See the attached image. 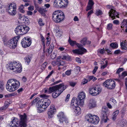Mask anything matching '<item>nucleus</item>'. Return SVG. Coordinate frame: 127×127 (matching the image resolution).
Returning <instances> with one entry per match:
<instances>
[{"mask_svg":"<svg viewBox=\"0 0 127 127\" xmlns=\"http://www.w3.org/2000/svg\"><path fill=\"white\" fill-rule=\"evenodd\" d=\"M68 42L71 46H73L74 44H76L79 48L73 50L72 51L73 53L78 54L82 55L84 54V53L87 52V50L83 47L82 45L77 43L76 41L72 40L70 39L69 40Z\"/></svg>","mask_w":127,"mask_h":127,"instance_id":"f257e3e1","label":"nucleus"},{"mask_svg":"<svg viewBox=\"0 0 127 127\" xmlns=\"http://www.w3.org/2000/svg\"><path fill=\"white\" fill-rule=\"evenodd\" d=\"M64 13L61 11H56L53 13L52 16L53 20L56 23H59L63 21L64 18Z\"/></svg>","mask_w":127,"mask_h":127,"instance_id":"f03ea898","label":"nucleus"},{"mask_svg":"<svg viewBox=\"0 0 127 127\" xmlns=\"http://www.w3.org/2000/svg\"><path fill=\"white\" fill-rule=\"evenodd\" d=\"M54 86H55L56 88L52 95V96L54 98H56L67 87V85H64L63 83Z\"/></svg>","mask_w":127,"mask_h":127,"instance_id":"7ed1b4c3","label":"nucleus"},{"mask_svg":"<svg viewBox=\"0 0 127 127\" xmlns=\"http://www.w3.org/2000/svg\"><path fill=\"white\" fill-rule=\"evenodd\" d=\"M50 100L47 98L42 99L39 100L36 104L37 106L39 105V107H41L44 109L46 108L50 104Z\"/></svg>","mask_w":127,"mask_h":127,"instance_id":"20e7f679","label":"nucleus"},{"mask_svg":"<svg viewBox=\"0 0 127 127\" xmlns=\"http://www.w3.org/2000/svg\"><path fill=\"white\" fill-rule=\"evenodd\" d=\"M16 23L19 24L24 23L28 25L29 24L30 22L27 17L22 16L21 14L18 13L17 15V21H16Z\"/></svg>","mask_w":127,"mask_h":127,"instance_id":"39448f33","label":"nucleus"},{"mask_svg":"<svg viewBox=\"0 0 127 127\" xmlns=\"http://www.w3.org/2000/svg\"><path fill=\"white\" fill-rule=\"evenodd\" d=\"M67 3V0H55L54 5L55 7L61 8L66 6Z\"/></svg>","mask_w":127,"mask_h":127,"instance_id":"423d86ee","label":"nucleus"},{"mask_svg":"<svg viewBox=\"0 0 127 127\" xmlns=\"http://www.w3.org/2000/svg\"><path fill=\"white\" fill-rule=\"evenodd\" d=\"M103 85L108 89H112L114 88L115 86V82L112 80H107L103 83Z\"/></svg>","mask_w":127,"mask_h":127,"instance_id":"0eeeda50","label":"nucleus"},{"mask_svg":"<svg viewBox=\"0 0 127 127\" xmlns=\"http://www.w3.org/2000/svg\"><path fill=\"white\" fill-rule=\"evenodd\" d=\"M31 43V39L28 37H26L22 40L21 44L23 47L26 48L29 47Z\"/></svg>","mask_w":127,"mask_h":127,"instance_id":"6e6552de","label":"nucleus"},{"mask_svg":"<svg viewBox=\"0 0 127 127\" xmlns=\"http://www.w3.org/2000/svg\"><path fill=\"white\" fill-rule=\"evenodd\" d=\"M20 119L19 122L20 125L19 127H26L27 124L26 123L27 121V116L24 113L23 115H20L18 114Z\"/></svg>","mask_w":127,"mask_h":127,"instance_id":"1a4fd4ad","label":"nucleus"},{"mask_svg":"<svg viewBox=\"0 0 127 127\" xmlns=\"http://www.w3.org/2000/svg\"><path fill=\"white\" fill-rule=\"evenodd\" d=\"M8 13L12 15L16 14V5L14 3H11L8 6Z\"/></svg>","mask_w":127,"mask_h":127,"instance_id":"9d476101","label":"nucleus"},{"mask_svg":"<svg viewBox=\"0 0 127 127\" xmlns=\"http://www.w3.org/2000/svg\"><path fill=\"white\" fill-rule=\"evenodd\" d=\"M16 37H14L8 41L7 45L10 48L14 49L16 47Z\"/></svg>","mask_w":127,"mask_h":127,"instance_id":"9b49d317","label":"nucleus"},{"mask_svg":"<svg viewBox=\"0 0 127 127\" xmlns=\"http://www.w3.org/2000/svg\"><path fill=\"white\" fill-rule=\"evenodd\" d=\"M58 116L59 119L60 123H62L64 124H67L68 122L67 119L64 116L63 113L61 112L59 113Z\"/></svg>","mask_w":127,"mask_h":127,"instance_id":"f8f14e48","label":"nucleus"},{"mask_svg":"<svg viewBox=\"0 0 127 127\" xmlns=\"http://www.w3.org/2000/svg\"><path fill=\"white\" fill-rule=\"evenodd\" d=\"M56 111V110L54 105L51 106L48 112V117L49 118L52 117L53 116L54 112Z\"/></svg>","mask_w":127,"mask_h":127,"instance_id":"ddd939ff","label":"nucleus"},{"mask_svg":"<svg viewBox=\"0 0 127 127\" xmlns=\"http://www.w3.org/2000/svg\"><path fill=\"white\" fill-rule=\"evenodd\" d=\"M109 16L111 17V18L113 19L115 18V17H118V12H116L115 10L111 9L109 12Z\"/></svg>","mask_w":127,"mask_h":127,"instance_id":"4468645a","label":"nucleus"},{"mask_svg":"<svg viewBox=\"0 0 127 127\" xmlns=\"http://www.w3.org/2000/svg\"><path fill=\"white\" fill-rule=\"evenodd\" d=\"M101 119L102 122L104 123L107 122L108 119L107 115V111L106 110H102L101 116Z\"/></svg>","mask_w":127,"mask_h":127,"instance_id":"2eb2a0df","label":"nucleus"},{"mask_svg":"<svg viewBox=\"0 0 127 127\" xmlns=\"http://www.w3.org/2000/svg\"><path fill=\"white\" fill-rule=\"evenodd\" d=\"M78 99H77L76 97H74L72 98L71 102V106L72 107H75L78 106Z\"/></svg>","mask_w":127,"mask_h":127,"instance_id":"dca6fc26","label":"nucleus"},{"mask_svg":"<svg viewBox=\"0 0 127 127\" xmlns=\"http://www.w3.org/2000/svg\"><path fill=\"white\" fill-rule=\"evenodd\" d=\"M6 87L8 91L10 92H12L15 90L16 85H10L8 84H7Z\"/></svg>","mask_w":127,"mask_h":127,"instance_id":"f3484780","label":"nucleus"},{"mask_svg":"<svg viewBox=\"0 0 127 127\" xmlns=\"http://www.w3.org/2000/svg\"><path fill=\"white\" fill-rule=\"evenodd\" d=\"M55 86H52L50 87L49 88L48 91L46 89H44L43 90V91L45 93H47L48 94H50L53 92L55 90L56 88Z\"/></svg>","mask_w":127,"mask_h":127,"instance_id":"a211bd4d","label":"nucleus"},{"mask_svg":"<svg viewBox=\"0 0 127 127\" xmlns=\"http://www.w3.org/2000/svg\"><path fill=\"white\" fill-rule=\"evenodd\" d=\"M52 64L54 66L57 65V66L63 65L65 64L63 60L60 61H54L52 62Z\"/></svg>","mask_w":127,"mask_h":127,"instance_id":"6ab92c4d","label":"nucleus"},{"mask_svg":"<svg viewBox=\"0 0 127 127\" xmlns=\"http://www.w3.org/2000/svg\"><path fill=\"white\" fill-rule=\"evenodd\" d=\"M87 120L89 122L93 123H94L93 121V119H95L94 117H93V115L91 114H89L86 117Z\"/></svg>","mask_w":127,"mask_h":127,"instance_id":"aec40b11","label":"nucleus"},{"mask_svg":"<svg viewBox=\"0 0 127 127\" xmlns=\"http://www.w3.org/2000/svg\"><path fill=\"white\" fill-rule=\"evenodd\" d=\"M29 27L26 26H23L22 27V30L21 31V35L27 33L29 30Z\"/></svg>","mask_w":127,"mask_h":127,"instance_id":"412c9836","label":"nucleus"},{"mask_svg":"<svg viewBox=\"0 0 127 127\" xmlns=\"http://www.w3.org/2000/svg\"><path fill=\"white\" fill-rule=\"evenodd\" d=\"M16 61H14L12 63L11 62L9 64H7V68L8 70H13L15 68Z\"/></svg>","mask_w":127,"mask_h":127,"instance_id":"4be33fe9","label":"nucleus"},{"mask_svg":"<svg viewBox=\"0 0 127 127\" xmlns=\"http://www.w3.org/2000/svg\"><path fill=\"white\" fill-rule=\"evenodd\" d=\"M96 102L95 100L93 99H91L89 102L88 107L89 108H92L95 107Z\"/></svg>","mask_w":127,"mask_h":127,"instance_id":"5701e85b","label":"nucleus"},{"mask_svg":"<svg viewBox=\"0 0 127 127\" xmlns=\"http://www.w3.org/2000/svg\"><path fill=\"white\" fill-rule=\"evenodd\" d=\"M23 27V26L21 25H17L16 26V34L18 35H21L20 33L21 31H22Z\"/></svg>","mask_w":127,"mask_h":127,"instance_id":"b1692460","label":"nucleus"},{"mask_svg":"<svg viewBox=\"0 0 127 127\" xmlns=\"http://www.w3.org/2000/svg\"><path fill=\"white\" fill-rule=\"evenodd\" d=\"M22 67L21 63L18 62H16V72L20 73L21 72L22 70Z\"/></svg>","mask_w":127,"mask_h":127,"instance_id":"393cba45","label":"nucleus"},{"mask_svg":"<svg viewBox=\"0 0 127 127\" xmlns=\"http://www.w3.org/2000/svg\"><path fill=\"white\" fill-rule=\"evenodd\" d=\"M94 3L92 0H89L88 3V6H87L86 11H88V10L91 9L92 8V7L94 5Z\"/></svg>","mask_w":127,"mask_h":127,"instance_id":"a878e982","label":"nucleus"},{"mask_svg":"<svg viewBox=\"0 0 127 127\" xmlns=\"http://www.w3.org/2000/svg\"><path fill=\"white\" fill-rule=\"evenodd\" d=\"M74 109V113L76 114V115H78L80 114L81 112V109L80 107L78 106L75 107H73Z\"/></svg>","mask_w":127,"mask_h":127,"instance_id":"bb28decb","label":"nucleus"},{"mask_svg":"<svg viewBox=\"0 0 127 127\" xmlns=\"http://www.w3.org/2000/svg\"><path fill=\"white\" fill-rule=\"evenodd\" d=\"M85 97V94L83 92L81 93L78 96L77 99L79 100H81L84 99Z\"/></svg>","mask_w":127,"mask_h":127,"instance_id":"cd10ccee","label":"nucleus"},{"mask_svg":"<svg viewBox=\"0 0 127 127\" xmlns=\"http://www.w3.org/2000/svg\"><path fill=\"white\" fill-rule=\"evenodd\" d=\"M7 84H8L10 85H16V80L13 79L9 80Z\"/></svg>","mask_w":127,"mask_h":127,"instance_id":"c85d7f7f","label":"nucleus"},{"mask_svg":"<svg viewBox=\"0 0 127 127\" xmlns=\"http://www.w3.org/2000/svg\"><path fill=\"white\" fill-rule=\"evenodd\" d=\"M15 118V117H14L13 119V120L11 121V122L9 123V125L10 127H16Z\"/></svg>","mask_w":127,"mask_h":127,"instance_id":"c756f323","label":"nucleus"},{"mask_svg":"<svg viewBox=\"0 0 127 127\" xmlns=\"http://www.w3.org/2000/svg\"><path fill=\"white\" fill-rule=\"evenodd\" d=\"M101 89L98 87H95V90L94 92V94L93 95H98L100 92Z\"/></svg>","mask_w":127,"mask_h":127,"instance_id":"7c9ffc66","label":"nucleus"},{"mask_svg":"<svg viewBox=\"0 0 127 127\" xmlns=\"http://www.w3.org/2000/svg\"><path fill=\"white\" fill-rule=\"evenodd\" d=\"M93 117H94L95 119H93L94 123L93 124H98L99 121V118L97 116L94 115H93Z\"/></svg>","mask_w":127,"mask_h":127,"instance_id":"2f4dec72","label":"nucleus"},{"mask_svg":"<svg viewBox=\"0 0 127 127\" xmlns=\"http://www.w3.org/2000/svg\"><path fill=\"white\" fill-rule=\"evenodd\" d=\"M39 98H35L29 104V105L30 106H32L34 105H35V104H36V106L38 107V106H37L36 104L37 103V101H38L39 100Z\"/></svg>","mask_w":127,"mask_h":127,"instance_id":"473e14b6","label":"nucleus"},{"mask_svg":"<svg viewBox=\"0 0 127 127\" xmlns=\"http://www.w3.org/2000/svg\"><path fill=\"white\" fill-rule=\"evenodd\" d=\"M121 28H122L125 26L127 27V20L124 19L121 24Z\"/></svg>","mask_w":127,"mask_h":127,"instance_id":"72a5a7b5","label":"nucleus"},{"mask_svg":"<svg viewBox=\"0 0 127 127\" xmlns=\"http://www.w3.org/2000/svg\"><path fill=\"white\" fill-rule=\"evenodd\" d=\"M121 46L122 49L123 50H127V44L126 43L121 42L120 44Z\"/></svg>","mask_w":127,"mask_h":127,"instance_id":"f704fd0d","label":"nucleus"},{"mask_svg":"<svg viewBox=\"0 0 127 127\" xmlns=\"http://www.w3.org/2000/svg\"><path fill=\"white\" fill-rule=\"evenodd\" d=\"M87 38L85 37L83 38L81 41L80 42L83 44L82 46H85L87 43Z\"/></svg>","mask_w":127,"mask_h":127,"instance_id":"c9c22d12","label":"nucleus"},{"mask_svg":"<svg viewBox=\"0 0 127 127\" xmlns=\"http://www.w3.org/2000/svg\"><path fill=\"white\" fill-rule=\"evenodd\" d=\"M119 113V111L118 110H117L113 114L112 119L113 120H115L116 119V117L117 116Z\"/></svg>","mask_w":127,"mask_h":127,"instance_id":"e433bc0d","label":"nucleus"},{"mask_svg":"<svg viewBox=\"0 0 127 127\" xmlns=\"http://www.w3.org/2000/svg\"><path fill=\"white\" fill-rule=\"evenodd\" d=\"M4 83L3 82L0 81V93L2 92L4 90Z\"/></svg>","mask_w":127,"mask_h":127,"instance_id":"4c0bfd02","label":"nucleus"},{"mask_svg":"<svg viewBox=\"0 0 127 127\" xmlns=\"http://www.w3.org/2000/svg\"><path fill=\"white\" fill-rule=\"evenodd\" d=\"M26 63L28 64L31 61V57H27L25 58Z\"/></svg>","mask_w":127,"mask_h":127,"instance_id":"58836bf2","label":"nucleus"},{"mask_svg":"<svg viewBox=\"0 0 127 127\" xmlns=\"http://www.w3.org/2000/svg\"><path fill=\"white\" fill-rule=\"evenodd\" d=\"M110 45L111 47L113 48H117L118 47L117 44L115 42L111 43L110 44Z\"/></svg>","mask_w":127,"mask_h":127,"instance_id":"ea45409f","label":"nucleus"},{"mask_svg":"<svg viewBox=\"0 0 127 127\" xmlns=\"http://www.w3.org/2000/svg\"><path fill=\"white\" fill-rule=\"evenodd\" d=\"M71 58L70 56L69 55H67L66 56L64 55L62 59L63 60H65L67 61H69L70 60Z\"/></svg>","mask_w":127,"mask_h":127,"instance_id":"a19ab883","label":"nucleus"},{"mask_svg":"<svg viewBox=\"0 0 127 127\" xmlns=\"http://www.w3.org/2000/svg\"><path fill=\"white\" fill-rule=\"evenodd\" d=\"M45 10L43 9L40 8L39 9V12L42 15L45 16Z\"/></svg>","mask_w":127,"mask_h":127,"instance_id":"79ce46f5","label":"nucleus"},{"mask_svg":"<svg viewBox=\"0 0 127 127\" xmlns=\"http://www.w3.org/2000/svg\"><path fill=\"white\" fill-rule=\"evenodd\" d=\"M40 37L41 38V41L42 42V45L43 46V49L44 50L45 47V43L44 42V39L43 36L41 34H40Z\"/></svg>","mask_w":127,"mask_h":127,"instance_id":"37998d69","label":"nucleus"},{"mask_svg":"<svg viewBox=\"0 0 127 127\" xmlns=\"http://www.w3.org/2000/svg\"><path fill=\"white\" fill-rule=\"evenodd\" d=\"M24 5L22 4L21 6H20L19 8V11L22 13H24L25 12V11L23 9L24 8Z\"/></svg>","mask_w":127,"mask_h":127,"instance_id":"c03bdc74","label":"nucleus"},{"mask_svg":"<svg viewBox=\"0 0 127 127\" xmlns=\"http://www.w3.org/2000/svg\"><path fill=\"white\" fill-rule=\"evenodd\" d=\"M95 87H94L93 88H90L89 89V91L90 94L92 95H93L94 94V92L95 90Z\"/></svg>","mask_w":127,"mask_h":127,"instance_id":"a18cd8bd","label":"nucleus"},{"mask_svg":"<svg viewBox=\"0 0 127 127\" xmlns=\"http://www.w3.org/2000/svg\"><path fill=\"white\" fill-rule=\"evenodd\" d=\"M105 51V50L104 48H103V49H99L98 50V52L101 54H103Z\"/></svg>","mask_w":127,"mask_h":127,"instance_id":"49530a36","label":"nucleus"},{"mask_svg":"<svg viewBox=\"0 0 127 127\" xmlns=\"http://www.w3.org/2000/svg\"><path fill=\"white\" fill-rule=\"evenodd\" d=\"M56 33H58L59 34V36H62V33L61 32V30L60 29H57L56 30Z\"/></svg>","mask_w":127,"mask_h":127,"instance_id":"de8ad7c7","label":"nucleus"},{"mask_svg":"<svg viewBox=\"0 0 127 127\" xmlns=\"http://www.w3.org/2000/svg\"><path fill=\"white\" fill-rule=\"evenodd\" d=\"M112 25L111 23L108 24L107 26V29L109 30H111L112 28Z\"/></svg>","mask_w":127,"mask_h":127,"instance_id":"09e8293b","label":"nucleus"},{"mask_svg":"<svg viewBox=\"0 0 127 127\" xmlns=\"http://www.w3.org/2000/svg\"><path fill=\"white\" fill-rule=\"evenodd\" d=\"M105 62L106 63L105 64L101 66V68L104 69L107 66L108 63V61H106Z\"/></svg>","mask_w":127,"mask_h":127,"instance_id":"8fccbe9b","label":"nucleus"},{"mask_svg":"<svg viewBox=\"0 0 127 127\" xmlns=\"http://www.w3.org/2000/svg\"><path fill=\"white\" fill-rule=\"evenodd\" d=\"M102 14V12L100 10H98L96 11V14L97 15H99L101 14Z\"/></svg>","mask_w":127,"mask_h":127,"instance_id":"3c124183","label":"nucleus"},{"mask_svg":"<svg viewBox=\"0 0 127 127\" xmlns=\"http://www.w3.org/2000/svg\"><path fill=\"white\" fill-rule=\"evenodd\" d=\"M123 68H120L117 70L116 73L119 74L121 71H123Z\"/></svg>","mask_w":127,"mask_h":127,"instance_id":"603ef678","label":"nucleus"},{"mask_svg":"<svg viewBox=\"0 0 127 127\" xmlns=\"http://www.w3.org/2000/svg\"><path fill=\"white\" fill-rule=\"evenodd\" d=\"M71 71V70H67L65 72V73L67 75L69 76L70 74Z\"/></svg>","mask_w":127,"mask_h":127,"instance_id":"864d4df0","label":"nucleus"},{"mask_svg":"<svg viewBox=\"0 0 127 127\" xmlns=\"http://www.w3.org/2000/svg\"><path fill=\"white\" fill-rule=\"evenodd\" d=\"M39 105L37 107L38 108V109H37V112L39 113L42 112L43 110L41 109V108H42V107H39Z\"/></svg>","mask_w":127,"mask_h":127,"instance_id":"5fc2aeb1","label":"nucleus"},{"mask_svg":"<svg viewBox=\"0 0 127 127\" xmlns=\"http://www.w3.org/2000/svg\"><path fill=\"white\" fill-rule=\"evenodd\" d=\"M38 23L40 26H42L44 25V24L42 23V20L40 18L39 20Z\"/></svg>","mask_w":127,"mask_h":127,"instance_id":"6e6d98bb","label":"nucleus"},{"mask_svg":"<svg viewBox=\"0 0 127 127\" xmlns=\"http://www.w3.org/2000/svg\"><path fill=\"white\" fill-rule=\"evenodd\" d=\"M110 101L111 103H113V104H115L116 103V100L113 98H111L110 99Z\"/></svg>","mask_w":127,"mask_h":127,"instance_id":"4d7b16f0","label":"nucleus"},{"mask_svg":"<svg viewBox=\"0 0 127 127\" xmlns=\"http://www.w3.org/2000/svg\"><path fill=\"white\" fill-rule=\"evenodd\" d=\"M88 79H86L85 78H84L82 80V83H83V84H84L86 83H87L88 82Z\"/></svg>","mask_w":127,"mask_h":127,"instance_id":"13d9d810","label":"nucleus"},{"mask_svg":"<svg viewBox=\"0 0 127 127\" xmlns=\"http://www.w3.org/2000/svg\"><path fill=\"white\" fill-rule=\"evenodd\" d=\"M127 75V72L126 71H125L122 73V76L123 78L125 76Z\"/></svg>","mask_w":127,"mask_h":127,"instance_id":"bf43d9fd","label":"nucleus"},{"mask_svg":"<svg viewBox=\"0 0 127 127\" xmlns=\"http://www.w3.org/2000/svg\"><path fill=\"white\" fill-rule=\"evenodd\" d=\"M70 96V95L69 94H68L67 95L66 97L65 98V101H68L69 99V97Z\"/></svg>","mask_w":127,"mask_h":127,"instance_id":"052dcab7","label":"nucleus"},{"mask_svg":"<svg viewBox=\"0 0 127 127\" xmlns=\"http://www.w3.org/2000/svg\"><path fill=\"white\" fill-rule=\"evenodd\" d=\"M9 105V104H8V103H7L6 102H5L4 105L3 106L5 109H6L8 108Z\"/></svg>","mask_w":127,"mask_h":127,"instance_id":"680f3d73","label":"nucleus"},{"mask_svg":"<svg viewBox=\"0 0 127 127\" xmlns=\"http://www.w3.org/2000/svg\"><path fill=\"white\" fill-rule=\"evenodd\" d=\"M78 102H79V105H80L82 106L83 105L84 102L83 100H78Z\"/></svg>","mask_w":127,"mask_h":127,"instance_id":"e2e57ef3","label":"nucleus"},{"mask_svg":"<svg viewBox=\"0 0 127 127\" xmlns=\"http://www.w3.org/2000/svg\"><path fill=\"white\" fill-rule=\"evenodd\" d=\"M88 81H90L91 80H92L93 79V76H89L88 77Z\"/></svg>","mask_w":127,"mask_h":127,"instance_id":"0e129e2a","label":"nucleus"},{"mask_svg":"<svg viewBox=\"0 0 127 127\" xmlns=\"http://www.w3.org/2000/svg\"><path fill=\"white\" fill-rule=\"evenodd\" d=\"M76 83L73 82H70V85L73 87H74Z\"/></svg>","mask_w":127,"mask_h":127,"instance_id":"69168bd1","label":"nucleus"},{"mask_svg":"<svg viewBox=\"0 0 127 127\" xmlns=\"http://www.w3.org/2000/svg\"><path fill=\"white\" fill-rule=\"evenodd\" d=\"M105 49L106 51H107L108 53H110L111 51V49L110 48H105Z\"/></svg>","mask_w":127,"mask_h":127,"instance_id":"338daca9","label":"nucleus"},{"mask_svg":"<svg viewBox=\"0 0 127 127\" xmlns=\"http://www.w3.org/2000/svg\"><path fill=\"white\" fill-rule=\"evenodd\" d=\"M54 45L53 44H51L50 46V47L49 49H50V50L52 51L53 49Z\"/></svg>","mask_w":127,"mask_h":127,"instance_id":"774afa93","label":"nucleus"}]
</instances>
